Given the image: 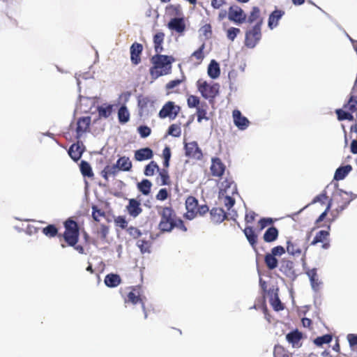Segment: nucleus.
I'll list each match as a JSON object with an SVG mask.
<instances>
[{"mask_svg": "<svg viewBox=\"0 0 357 357\" xmlns=\"http://www.w3.org/2000/svg\"><path fill=\"white\" fill-rule=\"evenodd\" d=\"M263 19H260L251 29L247 30L245 36V45L250 49L254 48L261 38V26Z\"/></svg>", "mask_w": 357, "mask_h": 357, "instance_id": "7ed1b4c3", "label": "nucleus"}, {"mask_svg": "<svg viewBox=\"0 0 357 357\" xmlns=\"http://www.w3.org/2000/svg\"><path fill=\"white\" fill-rule=\"evenodd\" d=\"M167 132L173 137H178L181 136V130L180 126L176 124H172L169 127Z\"/></svg>", "mask_w": 357, "mask_h": 357, "instance_id": "6e6d98bb", "label": "nucleus"}, {"mask_svg": "<svg viewBox=\"0 0 357 357\" xmlns=\"http://www.w3.org/2000/svg\"><path fill=\"white\" fill-rule=\"evenodd\" d=\"M129 292L126 297L124 298L125 303H132V305L141 304L143 311L144 312V317L147 318V313L146 311L145 303L144 299V296L142 295V287L140 286H131L128 288Z\"/></svg>", "mask_w": 357, "mask_h": 357, "instance_id": "20e7f679", "label": "nucleus"}, {"mask_svg": "<svg viewBox=\"0 0 357 357\" xmlns=\"http://www.w3.org/2000/svg\"><path fill=\"white\" fill-rule=\"evenodd\" d=\"M92 217L95 221L99 222L100 221L101 218H105V212L103 210L99 208L97 206L93 205L92 206Z\"/></svg>", "mask_w": 357, "mask_h": 357, "instance_id": "49530a36", "label": "nucleus"}, {"mask_svg": "<svg viewBox=\"0 0 357 357\" xmlns=\"http://www.w3.org/2000/svg\"><path fill=\"white\" fill-rule=\"evenodd\" d=\"M79 168L81 173L84 176L91 177L93 176L91 167L88 162L85 160H82L79 164Z\"/></svg>", "mask_w": 357, "mask_h": 357, "instance_id": "ea45409f", "label": "nucleus"}, {"mask_svg": "<svg viewBox=\"0 0 357 357\" xmlns=\"http://www.w3.org/2000/svg\"><path fill=\"white\" fill-rule=\"evenodd\" d=\"M335 113L337 116V119L339 121H344V120H348V121H353L354 120V116L351 113V112L345 111L342 109H337L335 110Z\"/></svg>", "mask_w": 357, "mask_h": 357, "instance_id": "37998d69", "label": "nucleus"}, {"mask_svg": "<svg viewBox=\"0 0 357 357\" xmlns=\"http://www.w3.org/2000/svg\"><path fill=\"white\" fill-rule=\"evenodd\" d=\"M333 188V186L327 185L326 189L321 194L314 197L312 201H328L329 194Z\"/></svg>", "mask_w": 357, "mask_h": 357, "instance_id": "c03bdc74", "label": "nucleus"}, {"mask_svg": "<svg viewBox=\"0 0 357 357\" xmlns=\"http://www.w3.org/2000/svg\"><path fill=\"white\" fill-rule=\"evenodd\" d=\"M197 86L199 91L205 99L213 100L219 93L220 85L218 83L208 85L206 81L201 83L200 80H199Z\"/></svg>", "mask_w": 357, "mask_h": 357, "instance_id": "423d86ee", "label": "nucleus"}, {"mask_svg": "<svg viewBox=\"0 0 357 357\" xmlns=\"http://www.w3.org/2000/svg\"><path fill=\"white\" fill-rule=\"evenodd\" d=\"M114 222L116 226L121 229H126L128 226V222L123 216H118L114 219Z\"/></svg>", "mask_w": 357, "mask_h": 357, "instance_id": "69168bd1", "label": "nucleus"}, {"mask_svg": "<svg viewBox=\"0 0 357 357\" xmlns=\"http://www.w3.org/2000/svg\"><path fill=\"white\" fill-rule=\"evenodd\" d=\"M155 169L160 171V167L155 161L152 160L145 166L144 174L146 176H151L154 174Z\"/></svg>", "mask_w": 357, "mask_h": 357, "instance_id": "79ce46f5", "label": "nucleus"}, {"mask_svg": "<svg viewBox=\"0 0 357 357\" xmlns=\"http://www.w3.org/2000/svg\"><path fill=\"white\" fill-rule=\"evenodd\" d=\"M153 65L160 68L162 70H168V74L171 71L172 63L174 61V57L172 56L163 55L157 53L151 59Z\"/></svg>", "mask_w": 357, "mask_h": 357, "instance_id": "0eeeda50", "label": "nucleus"}, {"mask_svg": "<svg viewBox=\"0 0 357 357\" xmlns=\"http://www.w3.org/2000/svg\"><path fill=\"white\" fill-rule=\"evenodd\" d=\"M332 335L331 334H326L322 336L317 337L314 340V343L318 347H321L324 344H328L332 340Z\"/></svg>", "mask_w": 357, "mask_h": 357, "instance_id": "a18cd8bd", "label": "nucleus"}, {"mask_svg": "<svg viewBox=\"0 0 357 357\" xmlns=\"http://www.w3.org/2000/svg\"><path fill=\"white\" fill-rule=\"evenodd\" d=\"M208 75L211 79H217L220 75V68L219 63L214 59L211 60L208 66Z\"/></svg>", "mask_w": 357, "mask_h": 357, "instance_id": "cd10ccee", "label": "nucleus"}, {"mask_svg": "<svg viewBox=\"0 0 357 357\" xmlns=\"http://www.w3.org/2000/svg\"><path fill=\"white\" fill-rule=\"evenodd\" d=\"M233 119L234 125L241 130H244L249 126V120L238 109L233 111Z\"/></svg>", "mask_w": 357, "mask_h": 357, "instance_id": "dca6fc26", "label": "nucleus"}, {"mask_svg": "<svg viewBox=\"0 0 357 357\" xmlns=\"http://www.w3.org/2000/svg\"><path fill=\"white\" fill-rule=\"evenodd\" d=\"M329 186H333V190H331V193L329 194V200L328 201H342V197L344 195H348L346 191H343L337 188H336L335 185H328Z\"/></svg>", "mask_w": 357, "mask_h": 357, "instance_id": "f704fd0d", "label": "nucleus"}, {"mask_svg": "<svg viewBox=\"0 0 357 357\" xmlns=\"http://www.w3.org/2000/svg\"><path fill=\"white\" fill-rule=\"evenodd\" d=\"M352 167L350 165L339 167L334 174V179L340 181L344 179L348 174L351 171Z\"/></svg>", "mask_w": 357, "mask_h": 357, "instance_id": "2f4dec72", "label": "nucleus"}, {"mask_svg": "<svg viewBox=\"0 0 357 357\" xmlns=\"http://www.w3.org/2000/svg\"><path fill=\"white\" fill-rule=\"evenodd\" d=\"M165 38L163 32H158L153 36L154 50L156 53H160L163 51L162 43Z\"/></svg>", "mask_w": 357, "mask_h": 357, "instance_id": "72a5a7b5", "label": "nucleus"}, {"mask_svg": "<svg viewBox=\"0 0 357 357\" xmlns=\"http://www.w3.org/2000/svg\"><path fill=\"white\" fill-rule=\"evenodd\" d=\"M65 231L63 234V237L66 243L69 246H75L78 241L79 236V227L77 223L68 218L64 222Z\"/></svg>", "mask_w": 357, "mask_h": 357, "instance_id": "f03ea898", "label": "nucleus"}, {"mask_svg": "<svg viewBox=\"0 0 357 357\" xmlns=\"http://www.w3.org/2000/svg\"><path fill=\"white\" fill-rule=\"evenodd\" d=\"M287 252L286 249L282 245H277L273 248L271 250V253L273 254L275 257H281Z\"/></svg>", "mask_w": 357, "mask_h": 357, "instance_id": "052dcab7", "label": "nucleus"}, {"mask_svg": "<svg viewBox=\"0 0 357 357\" xmlns=\"http://www.w3.org/2000/svg\"><path fill=\"white\" fill-rule=\"evenodd\" d=\"M243 233L246 236L248 242L251 245L253 248H255L257 243V235L255 234L254 229L252 227H246Z\"/></svg>", "mask_w": 357, "mask_h": 357, "instance_id": "473e14b6", "label": "nucleus"}, {"mask_svg": "<svg viewBox=\"0 0 357 357\" xmlns=\"http://www.w3.org/2000/svg\"><path fill=\"white\" fill-rule=\"evenodd\" d=\"M187 212L184 216L188 220H192L198 215H203L209 208L206 204L199 205V202H185Z\"/></svg>", "mask_w": 357, "mask_h": 357, "instance_id": "39448f33", "label": "nucleus"}, {"mask_svg": "<svg viewBox=\"0 0 357 357\" xmlns=\"http://www.w3.org/2000/svg\"><path fill=\"white\" fill-rule=\"evenodd\" d=\"M158 213L161 215L158 228L162 232H169L174 228H176L183 232L187 231L188 229L183 221L180 218H177L176 213L171 207H160Z\"/></svg>", "mask_w": 357, "mask_h": 357, "instance_id": "f257e3e1", "label": "nucleus"}, {"mask_svg": "<svg viewBox=\"0 0 357 357\" xmlns=\"http://www.w3.org/2000/svg\"><path fill=\"white\" fill-rule=\"evenodd\" d=\"M90 116H82L77 119L76 128V138L79 139L82 135L86 132L91 125Z\"/></svg>", "mask_w": 357, "mask_h": 357, "instance_id": "2eb2a0df", "label": "nucleus"}, {"mask_svg": "<svg viewBox=\"0 0 357 357\" xmlns=\"http://www.w3.org/2000/svg\"><path fill=\"white\" fill-rule=\"evenodd\" d=\"M137 246L139 248L142 253L150 252L151 242L144 239H139L137 243Z\"/></svg>", "mask_w": 357, "mask_h": 357, "instance_id": "603ef678", "label": "nucleus"}, {"mask_svg": "<svg viewBox=\"0 0 357 357\" xmlns=\"http://www.w3.org/2000/svg\"><path fill=\"white\" fill-rule=\"evenodd\" d=\"M150 75L153 79H156L162 75H165L168 74V70H162L160 68L156 67L153 65L149 70Z\"/></svg>", "mask_w": 357, "mask_h": 357, "instance_id": "de8ad7c7", "label": "nucleus"}, {"mask_svg": "<svg viewBox=\"0 0 357 357\" xmlns=\"http://www.w3.org/2000/svg\"><path fill=\"white\" fill-rule=\"evenodd\" d=\"M247 15L243 10L237 5L231 6L228 10V19L237 24L246 21Z\"/></svg>", "mask_w": 357, "mask_h": 357, "instance_id": "9b49d317", "label": "nucleus"}, {"mask_svg": "<svg viewBox=\"0 0 357 357\" xmlns=\"http://www.w3.org/2000/svg\"><path fill=\"white\" fill-rule=\"evenodd\" d=\"M269 302H270L271 306L273 307V308L274 309V310H275V311H280L284 309V305L282 303V302L280 301L278 296H277L274 298H271V300H270Z\"/></svg>", "mask_w": 357, "mask_h": 357, "instance_id": "5fc2aeb1", "label": "nucleus"}, {"mask_svg": "<svg viewBox=\"0 0 357 357\" xmlns=\"http://www.w3.org/2000/svg\"><path fill=\"white\" fill-rule=\"evenodd\" d=\"M197 121L201 123L203 119L208 120V117L206 116V110L205 109L197 107Z\"/></svg>", "mask_w": 357, "mask_h": 357, "instance_id": "e2e57ef3", "label": "nucleus"}, {"mask_svg": "<svg viewBox=\"0 0 357 357\" xmlns=\"http://www.w3.org/2000/svg\"><path fill=\"white\" fill-rule=\"evenodd\" d=\"M225 167L224 164L222 162L220 158H215L212 159V165L211 167V170L212 174L215 176H220L223 174L225 172Z\"/></svg>", "mask_w": 357, "mask_h": 357, "instance_id": "393cba45", "label": "nucleus"}, {"mask_svg": "<svg viewBox=\"0 0 357 357\" xmlns=\"http://www.w3.org/2000/svg\"><path fill=\"white\" fill-rule=\"evenodd\" d=\"M167 27L178 33H182L185 30V24L183 17H174L167 24Z\"/></svg>", "mask_w": 357, "mask_h": 357, "instance_id": "6ab92c4d", "label": "nucleus"}, {"mask_svg": "<svg viewBox=\"0 0 357 357\" xmlns=\"http://www.w3.org/2000/svg\"><path fill=\"white\" fill-rule=\"evenodd\" d=\"M264 263L269 270H273L278 266V259L271 252L266 253L265 255Z\"/></svg>", "mask_w": 357, "mask_h": 357, "instance_id": "e433bc0d", "label": "nucleus"}, {"mask_svg": "<svg viewBox=\"0 0 357 357\" xmlns=\"http://www.w3.org/2000/svg\"><path fill=\"white\" fill-rule=\"evenodd\" d=\"M159 172V175L161 178V184L162 185H166L169 184V176L168 174V171L165 169H160Z\"/></svg>", "mask_w": 357, "mask_h": 357, "instance_id": "4d7b16f0", "label": "nucleus"}, {"mask_svg": "<svg viewBox=\"0 0 357 357\" xmlns=\"http://www.w3.org/2000/svg\"><path fill=\"white\" fill-rule=\"evenodd\" d=\"M153 156V152L149 147L139 149L135 152V159L137 161H143L151 159Z\"/></svg>", "mask_w": 357, "mask_h": 357, "instance_id": "412c9836", "label": "nucleus"}, {"mask_svg": "<svg viewBox=\"0 0 357 357\" xmlns=\"http://www.w3.org/2000/svg\"><path fill=\"white\" fill-rule=\"evenodd\" d=\"M357 77L351 89L350 97L348 102L344 105V108L347 109L349 112H355L357 111Z\"/></svg>", "mask_w": 357, "mask_h": 357, "instance_id": "f3484780", "label": "nucleus"}, {"mask_svg": "<svg viewBox=\"0 0 357 357\" xmlns=\"http://www.w3.org/2000/svg\"><path fill=\"white\" fill-rule=\"evenodd\" d=\"M151 102V99L147 96H139L137 100V106L140 110L143 111Z\"/></svg>", "mask_w": 357, "mask_h": 357, "instance_id": "864d4df0", "label": "nucleus"}, {"mask_svg": "<svg viewBox=\"0 0 357 357\" xmlns=\"http://www.w3.org/2000/svg\"><path fill=\"white\" fill-rule=\"evenodd\" d=\"M240 32L241 30L238 28L231 27L227 30V36L229 40L234 41Z\"/></svg>", "mask_w": 357, "mask_h": 357, "instance_id": "bf43d9fd", "label": "nucleus"}, {"mask_svg": "<svg viewBox=\"0 0 357 357\" xmlns=\"http://www.w3.org/2000/svg\"><path fill=\"white\" fill-rule=\"evenodd\" d=\"M104 282L106 286L113 288L121 284V279L117 274L109 273L105 276Z\"/></svg>", "mask_w": 357, "mask_h": 357, "instance_id": "c85d7f7f", "label": "nucleus"}, {"mask_svg": "<svg viewBox=\"0 0 357 357\" xmlns=\"http://www.w3.org/2000/svg\"><path fill=\"white\" fill-rule=\"evenodd\" d=\"M78 99L80 102L79 109L82 112L87 113L95 105V101L93 98L82 96L79 94Z\"/></svg>", "mask_w": 357, "mask_h": 357, "instance_id": "b1692460", "label": "nucleus"}, {"mask_svg": "<svg viewBox=\"0 0 357 357\" xmlns=\"http://www.w3.org/2000/svg\"><path fill=\"white\" fill-rule=\"evenodd\" d=\"M210 214L211 219L214 223H220L227 218V213L222 208H213Z\"/></svg>", "mask_w": 357, "mask_h": 357, "instance_id": "5701e85b", "label": "nucleus"}, {"mask_svg": "<svg viewBox=\"0 0 357 357\" xmlns=\"http://www.w3.org/2000/svg\"><path fill=\"white\" fill-rule=\"evenodd\" d=\"M188 105L189 107H199L198 105L200 102L199 98L197 96L191 95L188 98Z\"/></svg>", "mask_w": 357, "mask_h": 357, "instance_id": "680f3d73", "label": "nucleus"}, {"mask_svg": "<svg viewBox=\"0 0 357 357\" xmlns=\"http://www.w3.org/2000/svg\"><path fill=\"white\" fill-rule=\"evenodd\" d=\"M116 167L121 171L128 172L132 168V162L128 157L122 156L117 160Z\"/></svg>", "mask_w": 357, "mask_h": 357, "instance_id": "7c9ffc66", "label": "nucleus"}, {"mask_svg": "<svg viewBox=\"0 0 357 357\" xmlns=\"http://www.w3.org/2000/svg\"><path fill=\"white\" fill-rule=\"evenodd\" d=\"M307 247L303 248L297 242L292 241L291 240L287 241V252L294 257H301V259L305 261L306 258Z\"/></svg>", "mask_w": 357, "mask_h": 357, "instance_id": "1a4fd4ad", "label": "nucleus"}, {"mask_svg": "<svg viewBox=\"0 0 357 357\" xmlns=\"http://www.w3.org/2000/svg\"><path fill=\"white\" fill-rule=\"evenodd\" d=\"M260 10L258 7L255 6L252 8L250 15L248 16L247 22L249 24H252L257 20H260Z\"/></svg>", "mask_w": 357, "mask_h": 357, "instance_id": "3c124183", "label": "nucleus"}, {"mask_svg": "<svg viewBox=\"0 0 357 357\" xmlns=\"http://www.w3.org/2000/svg\"><path fill=\"white\" fill-rule=\"evenodd\" d=\"M329 236V231L321 230L316 234L310 245H315L319 243H321V248L323 249H328L331 246Z\"/></svg>", "mask_w": 357, "mask_h": 357, "instance_id": "ddd939ff", "label": "nucleus"}, {"mask_svg": "<svg viewBox=\"0 0 357 357\" xmlns=\"http://www.w3.org/2000/svg\"><path fill=\"white\" fill-rule=\"evenodd\" d=\"M284 15V12L281 10L275 9L269 15L268 26L271 29H274L278 25L279 20Z\"/></svg>", "mask_w": 357, "mask_h": 357, "instance_id": "4be33fe9", "label": "nucleus"}, {"mask_svg": "<svg viewBox=\"0 0 357 357\" xmlns=\"http://www.w3.org/2000/svg\"><path fill=\"white\" fill-rule=\"evenodd\" d=\"M151 186V182L146 178L143 179L141 182L137 183L138 190L144 195H148L150 193Z\"/></svg>", "mask_w": 357, "mask_h": 357, "instance_id": "4c0bfd02", "label": "nucleus"}, {"mask_svg": "<svg viewBox=\"0 0 357 357\" xmlns=\"http://www.w3.org/2000/svg\"><path fill=\"white\" fill-rule=\"evenodd\" d=\"M280 271L291 280H294L297 277V274L294 268V264L291 260L283 259L281 261Z\"/></svg>", "mask_w": 357, "mask_h": 357, "instance_id": "4468645a", "label": "nucleus"}, {"mask_svg": "<svg viewBox=\"0 0 357 357\" xmlns=\"http://www.w3.org/2000/svg\"><path fill=\"white\" fill-rule=\"evenodd\" d=\"M286 339L294 347H299L301 346L300 342L302 339V333L297 330L291 331L286 335Z\"/></svg>", "mask_w": 357, "mask_h": 357, "instance_id": "a878e982", "label": "nucleus"}, {"mask_svg": "<svg viewBox=\"0 0 357 357\" xmlns=\"http://www.w3.org/2000/svg\"><path fill=\"white\" fill-rule=\"evenodd\" d=\"M273 357H290L289 351L281 345H275L273 350Z\"/></svg>", "mask_w": 357, "mask_h": 357, "instance_id": "09e8293b", "label": "nucleus"}, {"mask_svg": "<svg viewBox=\"0 0 357 357\" xmlns=\"http://www.w3.org/2000/svg\"><path fill=\"white\" fill-rule=\"evenodd\" d=\"M308 277L310 278L312 287L314 290L318 291L321 284L319 280V277L317 273V268H312L307 272Z\"/></svg>", "mask_w": 357, "mask_h": 357, "instance_id": "c756f323", "label": "nucleus"}, {"mask_svg": "<svg viewBox=\"0 0 357 357\" xmlns=\"http://www.w3.org/2000/svg\"><path fill=\"white\" fill-rule=\"evenodd\" d=\"M84 151V146L82 142H79V141L76 144H73L69 149L68 154L70 157L74 160L77 161L82 157V155Z\"/></svg>", "mask_w": 357, "mask_h": 357, "instance_id": "aec40b11", "label": "nucleus"}, {"mask_svg": "<svg viewBox=\"0 0 357 357\" xmlns=\"http://www.w3.org/2000/svg\"><path fill=\"white\" fill-rule=\"evenodd\" d=\"M43 233L48 237H54L58 234V229L54 225H49L43 229Z\"/></svg>", "mask_w": 357, "mask_h": 357, "instance_id": "8fccbe9b", "label": "nucleus"}, {"mask_svg": "<svg viewBox=\"0 0 357 357\" xmlns=\"http://www.w3.org/2000/svg\"><path fill=\"white\" fill-rule=\"evenodd\" d=\"M140 202H129L127 206L128 213L132 217H137L142 212Z\"/></svg>", "mask_w": 357, "mask_h": 357, "instance_id": "58836bf2", "label": "nucleus"}, {"mask_svg": "<svg viewBox=\"0 0 357 357\" xmlns=\"http://www.w3.org/2000/svg\"><path fill=\"white\" fill-rule=\"evenodd\" d=\"M127 232L135 239L138 238L142 235L139 229L132 226L127 229Z\"/></svg>", "mask_w": 357, "mask_h": 357, "instance_id": "0e129e2a", "label": "nucleus"}, {"mask_svg": "<svg viewBox=\"0 0 357 357\" xmlns=\"http://www.w3.org/2000/svg\"><path fill=\"white\" fill-rule=\"evenodd\" d=\"M113 106L112 105H107L105 107L103 105L98 106L97 111L100 118L105 119L108 118L112 113Z\"/></svg>", "mask_w": 357, "mask_h": 357, "instance_id": "a19ab883", "label": "nucleus"}, {"mask_svg": "<svg viewBox=\"0 0 357 357\" xmlns=\"http://www.w3.org/2000/svg\"><path fill=\"white\" fill-rule=\"evenodd\" d=\"M257 216V214L252 211H246L245 215V221L247 223H252Z\"/></svg>", "mask_w": 357, "mask_h": 357, "instance_id": "774afa93", "label": "nucleus"}, {"mask_svg": "<svg viewBox=\"0 0 357 357\" xmlns=\"http://www.w3.org/2000/svg\"><path fill=\"white\" fill-rule=\"evenodd\" d=\"M118 119L121 124H125L130 120V113L125 105H122L119 109Z\"/></svg>", "mask_w": 357, "mask_h": 357, "instance_id": "c9c22d12", "label": "nucleus"}, {"mask_svg": "<svg viewBox=\"0 0 357 357\" xmlns=\"http://www.w3.org/2000/svg\"><path fill=\"white\" fill-rule=\"evenodd\" d=\"M181 111V107L172 101L166 102L160 110L158 116L160 119L169 118L174 119Z\"/></svg>", "mask_w": 357, "mask_h": 357, "instance_id": "6e6552de", "label": "nucleus"}, {"mask_svg": "<svg viewBox=\"0 0 357 357\" xmlns=\"http://www.w3.org/2000/svg\"><path fill=\"white\" fill-rule=\"evenodd\" d=\"M137 130L142 138H146L151 133V128L147 126H140L137 128Z\"/></svg>", "mask_w": 357, "mask_h": 357, "instance_id": "13d9d810", "label": "nucleus"}, {"mask_svg": "<svg viewBox=\"0 0 357 357\" xmlns=\"http://www.w3.org/2000/svg\"><path fill=\"white\" fill-rule=\"evenodd\" d=\"M222 185L224 188L220 190V195L225 197L226 201H235V195H238L236 185L233 181L225 179Z\"/></svg>", "mask_w": 357, "mask_h": 357, "instance_id": "9d476101", "label": "nucleus"}, {"mask_svg": "<svg viewBox=\"0 0 357 357\" xmlns=\"http://www.w3.org/2000/svg\"><path fill=\"white\" fill-rule=\"evenodd\" d=\"M279 231L275 227H271L266 229L263 236V239L266 243H272L278 238Z\"/></svg>", "mask_w": 357, "mask_h": 357, "instance_id": "bb28decb", "label": "nucleus"}, {"mask_svg": "<svg viewBox=\"0 0 357 357\" xmlns=\"http://www.w3.org/2000/svg\"><path fill=\"white\" fill-rule=\"evenodd\" d=\"M204 47H205V45L202 44L197 50L195 51L192 54V56H194L197 59L202 61L204 57V54H203Z\"/></svg>", "mask_w": 357, "mask_h": 357, "instance_id": "338daca9", "label": "nucleus"}, {"mask_svg": "<svg viewBox=\"0 0 357 357\" xmlns=\"http://www.w3.org/2000/svg\"><path fill=\"white\" fill-rule=\"evenodd\" d=\"M143 51V46L142 44L137 42L132 43L130 46V61L132 64L138 65L141 62L140 56Z\"/></svg>", "mask_w": 357, "mask_h": 357, "instance_id": "a211bd4d", "label": "nucleus"}, {"mask_svg": "<svg viewBox=\"0 0 357 357\" xmlns=\"http://www.w3.org/2000/svg\"><path fill=\"white\" fill-rule=\"evenodd\" d=\"M185 154L188 158L201 160L203 154L201 149L198 146L197 142L193 141L185 143L184 145Z\"/></svg>", "mask_w": 357, "mask_h": 357, "instance_id": "f8f14e48", "label": "nucleus"}]
</instances>
